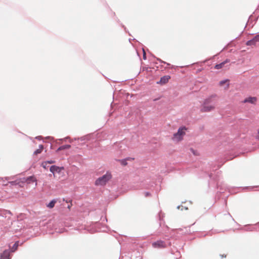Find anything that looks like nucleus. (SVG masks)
Wrapping results in <instances>:
<instances>
[{"mask_svg":"<svg viewBox=\"0 0 259 259\" xmlns=\"http://www.w3.org/2000/svg\"><path fill=\"white\" fill-rule=\"evenodd\" d=\"M121 26L124 28V30H125V32H127V29L126 28V27L123 25L122 24H121Z\"/></svg>","mask_w":259,"mask_h":259,"instance_id":"nucleus-31","label":"nucleus"},{"mask_svg":"<svg viewBox=\"0 0 259 259\" xmlns=\"http://www.w3.org/2000/svg\"><path fill=\"white\" fill-rule=\"evenodd\" d=\"M226 83H227V78H225V79L220 81L219 82V84L220 85H222L223 84H225Z\"/></svg>","mask_w":259,"mask_h":259,"instance_id":"nucleus-23","label":"nucleus"},{"mask_svg":"<svg viewBox=\"0 0 259 259\" xmlns=\"http://www.w3.org/2000/svg\"><path fill=\"white\" fill-rule=\"evenodd\" d=\"M47 164H48L47 163H45V161H44V162H42L41 166H42V167L46 169L47 167Z\"/></svg>","mask_w":259,"mask_h":259,"instance_id":"nucleus-26","label":"nucleus"},{"mask_svg":"<svg viewBox=\"0 0 259 259\" xmlns=\"http://www.w3.org/2000/svg\"><path fill=\"white\" fill-rule=\"evenodd\" d=\"M159 219H161V216L160 214H159Z\"/></svg>","mask_w":259,"mask_h":259,"instance_id":"nucleus-46","label":"nucleus"},{"mask_svg":"<svg viewBox=\"0 0 259 259\" xmlns=\"http://www.w3.org/2000/svg\"><path fill=\"white\" fill-rule=\"evenodd\" d=\"M131 40H132V39L130 38V39H129V41H130V42H131Z\"/></svg>","mask_w":259,"mask_h":259,"instance_id":"nucleus-45","label":"nucleus"},{"mask_svg":"<svg viewBox=\"0 0 259 259\" xmlns=\"http://www.w3.org/2000/svg\"><path fill=\"white\" fill-rule=\"evenodd\" d=\"M125 159L126 160V161H133L135 159L134 158H132V157H126L125 158Z\"/></svg>","mask_w":259,"mask_h":259,"instance_id":"nucleus-27","label":"nucleus"},{"mask_svg":"<svg viewBox=\"0 0 259 259\" xmlns=\"http://www.w3.org/2000/svg\"><path fill=\"white\" fill-rule=\"evenodd\" d=\"M116 160L120 162V164L122 166H126L127 164V162L125 158L121 159H116Z\"/></svg>","mask_w":259,"mask_h":259,"instance_id":"nucleus-15","label":"nucleus"},{"mask_svg":"<svg viewBox=\"0 0 259 259\" xmlns=\"http://www.w3.org/2000/svg\"><path fill=\"white\" fill-rule=\"evenodd\" d=\"M226 63H227V59H225V60H224L223 62H222V63H219V64H217L215 66H214V68L215 69H221L222 68L223 66Z\"/></svg>","mask_w":259,"mask_h":259,"instance_id":"nucleus-14","label":"nucleus"},{"mask_svg":"<svg viewBox=\"0 0 259 259\" xmlns=\"http://www.w3.org/2000/svg\"><path fill=\"white\" fill-rule=\"evenodd\" d=\"M150 195V192H145V196L146 197L149 196Z\"/></svg>","mask_w":259,"mask_h":259,"instance_id":"nucleus-34","label":"nucleus"},{"mask_svg":"<svg viewBox=\"0 0 259 259\" xmlns=\"http://www.w3.org/2000/svg\"><path fill=\"white\" fill-rule=\"evenodd\" d=\"M25 181L27 182L28 184H30V183H33V182H35V186L37 185V183H36L37 180H36V178L35 177V176L33 175L27 177L26 178Z\"/></svg>","mask_w":259,"mask_h":259,"instance_id":"nucleus-9","label":"nucleus"},{"mask_svg":"<svg viewBox=\"0 0 259 259\" xmlns=\"http://www.w3.org/2000/svg\"><path fill=\"white\" fill-rule=\"evenodd\" d=\"M142 50H143V58L144 60H146V59H147L146 54V52L143 48H142Z\"/></svg>","mask_w":259,"mask_h":259,"instance_id":"nucleus-21","label":"nucleus"},{"mask_svg":"<svg viewBox=\"0 0 259 259\" xmlns=\"http://www.w3.org/2000/svg\"><path fill=\"white\" fill-rule=\"evenodd\" d=\"M56 199H53L47 205V207L49 208H52L54 207L55 203L57 202Z\"/></svg>","mask_w":259,"mask_h":259,"instance_id":"nucleus-12","label":"nucleus"},{"mask_svg":"<svg viewBox=\"0 0 259 259\" xmlns=\"http://www.w3.org/2000/svg\"><path fill=\"white\" fill-rule=\"evenodd\" d=\"M35 139H37L38 140H41L42 139V137L41 136H37V137H36Z\"/></svg>","mask_w":259,"mask_h":259,"instance_id":"nucleus-32","label":"nucleus"},{"mask_svg":"<svg viewBox=\"0 0 259 259\" xmlns=\"http://www.w3.org/2000/svg\"><path fill=\"white\" fill-rule=\"evenodd\" d=\"M41 152V149H37L35 150L34 151L33 154L34 155H37L38 154H40Z\"/></svg>","mask_w":259,"mask_h":259,"instance_id":"nucleus-22","label":"nucleus"},{"mask_svg":"<svg viewBox=\"0 0 259 259\" xmlns=\"http://www.w3.org/2000/svg\"><path fill=\"white\" fill-rule=\"evenodd\" d=\"M152 245L154 248H165L166 247V244L165 242L161 240H159L153 242L152 243Z\"/></svg>","mask_w":259,"mask_h":259,"instance_id":"nucleus-4","label":"nucleus"},{"mask_svg":"<svg viewBox=\"0 0 259 259\" xmlns=\"http://www.w3.org/2000/svg\"><path fill=\"white\" fill-rule=\"evenodd\" d=\"M256 101H257V99L256 97H250L246 98L244 100V103H250L251 104H255L256 103Z\"/></svg>","mask_w":259,"mask_h":259,"instance_id":"nucleus-10","label":"nucleus"},{"mask_svg":"<svg viewBox=\"0 0 259 259\" xmlns=\"http://www.w3.org/2000/svg\"><path fill=\"white\" fill-rule=\"evenodd\" d=\"M257 134H258V135L259 136V128H258V131H257Z\"/></svg>","mask_w":259,"mask_h":259,"instance_id":"nucleus-42","label":"nucleus"},{"mask_svg":"<svg viewBox=\"0 0 259 259\" xmlns=\"http://www.w3.org/2000/svg\"><path fill=\"white\" fill-rule=\"evenodd\" d=\"M103 228L107 229V225H104L103 226Z\"/></svg>","mask_w":259,"mask_h":259,"instance_id":"nucleus-37","label":"nucleus"},{"mask_svg":"<svg viewBox=\"0 0 259 259\" xmlns=\"http://www.w3.org/2000/svg\"><path fill=\"white\" fill-rule=\"evenodd\" d=\"M7 214H10V215H11L12 213L10 210H4L1 213V215L2 216L6 215V217H7Z\"/></svg>","mask_w":259,"mask_h":259,"instance_id":"nucleus-16","label":"nucleus"},{"mask_svg":"<svg viewBox=\"0 0 259 259\" xmlns=\"http://www.w3.org/2000/svg\"><path fill=\"white\" fill-rule=\"evenodd\" d=\"M214 108L215 106L214 105L205 104L203 103L201 106L200 110L202 112H207L212 111Z\"/></svg>","mask_w":259,"mask_h":259,"instance_id":"nucleus-3","label":"nucleus"},{"mask_svg":"<svg viewBox=\"0 0 259 259\" xmlns=\"http://www.w3.org/2000/svg\"><path fill=\"white\" fill-rule=\"evenodd\" d=\"M43 149H44V146L42 145H39L38 149H41V151H42Z\"/></svg>","mask_w":259,"mask_h":259,"instance_id":"nucleus-33","label":"nucleus"},{"mask_svg":"<svg viewBox=\"0 0 259 259\" xmlns=\"http://www.w3.org/2000/svg\"><path fill=\"white\" fill-rule=\"evenodd\" d=\"M233 158H231L229 159V158H228V160H230V159H232Z\"/></svg>","mask_w":259,"mask_h":259,"instance_id":"nucleus-44","label":"nucleus"},{"mask_svg":"<svg viewBox=\"0 0 259 259\" xmlns=\"http://www.w3.org/2000/svg\"><path fill=\"white\" fill-rule=\"evenodd\" d=\"M209 177L210 178H211V177H212V174H209Z\"/></svg>","mask_w":259,"mask_h":259,"instance_id":"nucleus-39","label":"nucleus"},{"mask_svg":"<svg viewBox=\"0 0 259 259\" xmlns=\"http://www.w3.org/2000/svg\"><path fill=\"white\" fill-rule=\"evenodd\" d=\"M48 139H53V138H52V137H48Z\"/></svg>","mask_w":259,"mask_h":259,"instance_id":"nucleus-41","label":"nucleus"},{"mask_svg":"<svg viewBox=\"0 0 259 259\" xmlns=\"http://www.w3.org/2000/svg\"><path fill=\"white\" fill-rule=\"evenodd\" d=\"M71 206V205H68V206H67V207H68L69 209H70V208Z\"/></svg>","mask_w":259,"mask_h":259,"instance_id":"nucleus-40","label":"nucleus"},{"mask_svg":"<svg viewBox=\"0 0 259 259\" xmlns=\"http://www.w3.org/2000/svg\"><path fill=\"white\" fill-rule=\"evenodd\" d=\"M71 147V145L69 144H65L59 147L56 150V152H58L60 151L68 149Z\"/></svg>","mask_w":259,"mask_h":259,"instance_id":"nucleus-11","label":"nucleus"},{"mask_svg":"<svg viewBox=\"0 0 259 259\" xmlns=\"http://www.w3.org/2000/svg\"><path fill=\"white\" fill-rule=\"evenodd\" d=\"M190 151L193 153V154L195 155H197V151H196L195 150H194L193 148L190 149Z\"/></svg>","mask_w":259,"mask_h":259,"instance_id":"nucleus-29","label":"nucleus"},{"mask_svg":"<svg viewBox=\"0 0 259 259\" xmlns=\"http://www.w3.org/2000/svg\"><path fill=\"white\" fill-rule=\"evenodd\" d=\"M10 249L5 250L0 256V259H11Z\"/></svg>","mask_w":259,"mask_h":259,"instance_id":"nucleus-8","label":"nucleus"},{"mask_svg":"<svg viewBox=\"0 0 259 259\" xmlns=\"http://www.w3.org/2000/svg\"><path fill=\"white\" fill-rule=\"evenodd\" d=\"M220 255L221 256V257L222 258L226 257V255L225 254H220Z\"/></svg>","mask_w":259,"mask_h":259,"instance_id":"nucleus-35","label":"nucleus"},{"mask_svg":"<svg viewBox=\"0 0 259 259\" xmlns=\"http://www.w3.org/2000/svg\"><path fill=\"white\" fill-rule=\"evenodd\" d=\"M227 48V46H225L224 49H225Z\"/></svg>","mask_w":259,"mask_h":259,"instance_id":"nucleus-43","label":"nucleus"},{"mask_svg":"<svg viewBox=\"0 0 259 259\" xmlns=\"http://www.w3.org/2000/svg\"><path fill=\"white\" fill-rule=\"evenodd\" d=\"M101 221H102V223H103L104 222H107V219L106 216H102L101 218Z\"/></svg>","mask_w":259,"mask_h":259,"instance_id":"nucleus-20","label":"nucleus"},{"mask_svg":"<svg viewBox=\"0 0 259 259\" xmlns=\"http://www.w3.org/2000/svg\"><path fill=\"white\" fill-rule=\"evenodd\" d=\"M154 58H156V59L157 61H159V62H160V63H161L165 64H166L167 65H170V64H169V63H167V62H164V61H162V60H161L160 59H159V58H156V57H155V56H154Z\"/></svg>","mask_w":259,"mask_h":259,"instance_id":"nucleus-19","label":"nucleus"},{"mask_svg":"<svg viewBox=\"0 0 259 259\" xmlns=\"http://www.w3.org/2000/svg\"><path fill=\"white\" fill-rule=\"evenodd\" d=\"M91 135H87L86 136L81 137L80 138V139L81 141H84V140H90L91 138Z\"/></svg>","mask_w":259,"mask_h":259,"instance_id":"nucleus-17","label":"nucleus"},{"mask_svg":"<svg viewBox=\"0 0 259 259\" xmlns=\"http://www.w3.org/2000/svg\"><path fill=\"white\" fill-rule=\"evenodd\" d=\"M112 175L110 172L107 171L105 175L98 178L96 181L95 184L96 186H104L111 179Z\"/></svg>","mask_w":259,"mask_h":259,"instance_id":"nucleus-1","label":"nucleus"},{"mask_svg":"<svg viewBox=\"0 0 259 259\" xmlns=\"http://www.w3.org/2000/svg\"><path fill=\"white\" fill-rule=\"evenodd\" d=\"M159 99H160V98H157L154 99L153 100V101H156Z\"/></svg>","mask_w":259,"mask_h":259,"instance_id":"nucleus-36","label":"nucleus"},{"mask_svg":"<svg viewBox=\"0 0 259 259\" xmlns=\"http://www.w3.org/2000/svg\"><path fill=\"white\" fill-rule=\"evenodd\" d=\"M253 39L255 42L259 41V35H255Z\"/></svg>","mask_w":259,"mask_h":259,"instance_id":"nucleus-24","label":"nucleus"},{"mask_svg":"<svg viewBox=\"0 0 259 259\" xmlns=\"http://www.w3.org/2000/svg\"><path fill=\"white\" fill-rule=\"evenodd\" d=\"M224 202H225V204L226 205L227 204V198H224Z\"/></svg>","mask_w":259,"mask_h":259,"instance_id":"nucleus-38","label":"nucleus"},{"mask_svg":"<svg viewBox=\"0 0 259 259\" xmlns=\"http://www.w3.org/2000/svg\"><path fill=\"white\" fill-rule=\"evenodd\" d=\"M10 183L12 185H16L17 184V183L16 181L10 182Z\"/></svg>","mask_w":259,"mask_h":259,"instance_id":"nucleus-30","label":"nucleus"},{"mask_svg":"<svg viewBox=\"0 0 259 259\" xmlns=\"http://www.w3.org/2000/svg\"><path fill=\"white\" fill-rule=\"evenodd\" d=\"M180 208H181V210H183V208H184L185 209H188V207H184L182 205H179L177 206L178 209H180Z\"/></svg>","mask_w":259,"mask_h":259,"instance_id":"nucleus-28","label":"nucleus"},{"mask_svg":"<svg viewBox=\"0 0 259 259\" xmlns=\"http://www.w3.org/2000/svg\"><path fill=\"white\" fill-rule=\"evenodd\" d=\"M255 44H256V42H255L254 39H252L251 40L247 41L246 43V45L247 46H252V45H255Z\"/></svg>","mask_w":259,"mask_h":259,"instance_id":"nucleus-18","label":"nucleus"},{"mask_svg":"<svg viewBox=\"0 0 259 259\" xmlns=\"http://www.w3.org/2000/svg\"><path fill=\"white\" fill-rule=\"evenodd\" d=\"M64 169V166H59L56 165H51L50 167V171L53 174H55V173L60 174L61 171Z\"/></svg>","mask_w":259,"mask_h":259,"instance_id":"nucleus-6","label":"nucleus"},{"mask_svg":"<svg viewBox=\"0 0 259 259\" xmlns=\"http://www.w3.org/2000/svg\"><path fill=\"white\" fill-rule=\"evenodd\" d=\"M170 79V76L167 75L162 76L160 80L157 82V84L160 85H163L168 82V80Z\"/></svg>","mask_w":259,"mask_h":259,"instance_id":"nucleus-7","label":"nucleus"},{"mask_svg":"<svg viewBox=\"0 0 259 259\" xmlns=\"http://www.w3.org/2000/svg\"><path fill=\"white\" fill-rule=\"evenodd\" d=\"M19 241H16L14 244L13 245L11 250H10L11 252H15L18 248V247L19 246Z\"/></svg>","mask_w":259,"mask_h":259,"instance_id":"nucleus-13","label":"nucleus"},{"mask_svg":"<svg viewBox=\"0 0 259 259\" xmlns=\"http://www.w3.org/2000/svg\"><path fill=\"white\" fill-rule=\"evenodd\" d=\"M56 161L55 160H47L45 161V163H47L48 164H53L55 163Z\"/></svg>","mask_w":259,"mask_h":259,"instance_id":"nucleus-25","label":"nucleus"},{"mask_svg":"<svg viewBox=\"0 0 259 259\" xmlns=\"http://www.w3.org/2000/svg\"><path fill=\"white\" fill-rule=\"evenodd\" d=\"M186 130H187L186 126H181L178 130L177 132L174 134L173 138L177 139L178 141H181L183 138V136L185 135Z\"/></svg>","mask_w":259,"mask_h":259,"instance_id":"nucleus-2","label":"nucleus"},{"mask_svg":"<svg viewBox=\"0 0 259 259\" xmlns=\"http://www.w3.org/2000/svg\"><path fill=\"white\" fill-rule=\"evenodd\" d=\"M217 97V95L215 94H212L210 96H209L208 97L206 98L204 101L203 103H205V104H208V105H214L215 103L214 99Z\"/></svg>","mask_w":259,"mask_h":259,"instance_id":"nucleus-5","label":"nucleus"}]
</instances>
